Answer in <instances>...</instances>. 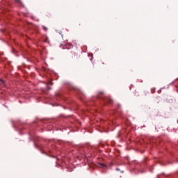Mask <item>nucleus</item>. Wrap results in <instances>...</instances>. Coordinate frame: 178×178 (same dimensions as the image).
I'll return each mask as SVG.
<instances>
[{
  "mask_svg": "<svg viewBox=\"0 0 178 178\" xmlns=\"http://www.w3.org/2000/svg\"><path fill=\"white\" fill-rule=\"evenodd\" d=\"M0 81L2 84H5V81L3 79H0Z\"/></svg>",
  "mask_w": 178,
  "mask_h": 178,
  "instance_id": "obj_3",
  "label": "nucleus"
},
{
  "mask_svg": "<svg viewBox=\"0 0 178 178\" xmlns=\"http://www.w3.org/2000/svg\"><path fill=\"white\" fill-rule=\"evenodd\" d=\"M103 99L105 102H107L108 104H112V99H111L109 98H105V99Z\"/></svg>",
  "mask_w": 178,
  "mask_h": 178,
  "instance_id": "obj_1",
  "label": "nucleus"
},
{
  "mask_svg": "<svg viewBox=\"0 0 178 178\" xmlns=\"http://www.w3.org/2000/svg\"><path fill=\"white\" fill-rule=\"evenodd\" d=\"M15 2H17V3H22V1L20 0H15Z\"/></svg>",
  "mask_w": 178,
  "mask_h": 178,
  "instance_id": "obj_4",
  "label": "nucleus"
},
{
  "mask_svg": "<svg viewBox=\"0 0 178 178\" xmlns=\"http://www.w3.org/2000/svg\"><path fill=\"white\" fill-rule=\"evenodd\" d=\"M42 29H43V30H44V31H48V28H47V26H42Z\"/></svg>",
  "mask_w": 178,
  "mask_h": 178,
  "instance_id": "obj_2",
  "label": "nucleus"
},
{
  "mask_svg": "<svg viewBox=\"0 0 178 178\" xmlns=\"http://www.w3.org/2000/svg\"><path fill=\"white\" fill-rule=\"evenodd\" d=\"M99 94H102V95H104V92H100Z\"/></svg>",
  "mask_w": 178,
  "mask_h": 178,
  "instance_id": "obj_5",
  "label": "nucleus"
}]
</instances>
